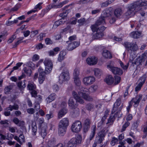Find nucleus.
<instances>
[{
  "label": "nucleus",
  "instance_id": "nucleus-5",
  "mask_svg": "<svg viewBox=\"0 0 147 147\" xmlns=\"http://www.w3.org/2000/svg\"><path fill=\"white\" fill-rule=\"evenodd\" d=\"M65 64L62 63L61 69L62 72L59 77V82L60 83L65 84L70 78L69 71L65 66Z\"/></svg>",
  "mask_w": 147,
  "mask_h": 147
},
{
  "label": "nucleus",
  "instance_id": "nucleus-14",
  "mask_svg": "<svg viewBox=\"0 0 147 147\" xmlns=\"http://www.w3.org/2000/svg\"><path fill=\"white\" fill-rule=\"evenodd\" d=\"M124 46L126 48L133 51H136L138 49V47L135 44L131 45V43L126 42L124 43Z\"/></svg>",
  "mask_w": 147,
  "mask_h": 147
},
{
  "label": "nucleus",
  "instance_id": "nucleus-16",
  "mask_svg": "<svg viewBox=\"0 0 147 147\" xmlns=\"http://www.w3.org/2000/svg\"><path fill=\"white\" fill-rule=\"evenodd\" d=\"M68 45L67 47V49L69 51L72 50L78 47L79 45V43L76 42H67Z\"/></svg>",
  "mask_w": 147,
  "mask_h": 147
},
{
  "label": "nucleus",
  "instance_id": "nucleus-19",
  "mask_svg": "<svg viewBox=\"0 0 147 147\" xmlns=\"http://www.w3.org/2000/svg\"><path fill=\"white\" fill-rule=\"evenodd\" d=\"M104 81L107 84L111 85L114 83V78L112 75H109L106 76Z\"/></svg>",
  "mask_w": 147,
  "mask_h": 147
},
{
  "label": "nucleus",
  "instance_id": "nucleus-10",
  "mask_svg": "<svg viewBox=\"0 0 147 147\" xmlns=\"http://www.w3.org/2000/svg\"><path fill=\"white\" fill-rule=\"evenodd\" d=\"M107 68L114 74L121 75L123 74L122 70L119 68L110 65L107 66Z\"/></svg>",
  "mask_w": 147,
  "mask_h": 147
},
{
  "label": "nucleus",
  "instance_id": "nucleus-34",
  "mask_svg": "<svg viewBox=\"0 0 147 147\" xmlns=\"http://www.w3.org/2000/svg\"><path fill=\"white\" fill-rule=\"evenodd\" d=\"M92 128V129L89 138L90 140H91L94 137L95 134V131L96 129V127L95 125H93Z\"/></svg>",
  "mask_w": 147,
  "mask_h": 147
},
{
  "label": "nucleus",
  "instance_id": "nucleus-51",
  "mask_svg": "<svg viewBox=\"0 0 147 147\" xmlns=\"http://www.w3.org/2000/svg\"><path fill=\"white\" fill-rule=\"evenodd\" d=\"M114 1V0H108V1L102 3L101 6L102 7L107 6L109 4L111 3Z\"/></svg>",
  "mask_w": 147,
  "mask_h": 147
},
{
  "label": "nucleus",
  "instance_id": "nucleus-9",
  "mask_svg": "<svg viewBox=\"0 0 147 147\" xmlns=\"http://www.w3.org/2000/svg\"><path fill=\"white\" fill-rule=\"evenodd\" d=\"M82 128V123L80 121L77 120L75 121L72 124L71 130L74 133H78L81 130Z\"/></svg>",
  "mask_w": 147,
  "mask_h": 147
},
{
  "label": "nucleus",
  "instance_id": "nucleus-6",
  "mask_svg": "<svg viewBox=\"0 0 147 147\" xmlns=\"http://www.w3.org/2000/svg\"><path fill=\"white\" fill-rule=\"evenodd\" d=\"M133 53H131L130 56L129 62H131L132 64H136L137 65L141 64V63L144 62L146 58L147 53L145 52L142 54L140 56H138V57L135 59L136 56V55H134L133 56Z\"/></svg>",
  "mask_w": 147,
  "mask_h": 147
},
{
  "label": "nucleus",
  "instance_id": "nucleus-40",
  "mask_svg": "<svg viewBox=\"0 0 147 147\" xmlns=\"http://www.w3.org/2000/svg\"><path fill=\"white\" fill-rule=\"evenodd\" d=\"M122 13L121 10L119 8L115 9L114 12L115 15L117 18L119 17Z\"/></svg>",
  "mask_w": 147,
  "mask_h": 147
},
{
  "label": "nucleus",
  "instance_id": "nucleus-25",
  "mask_svg": "<svg viewBox=\"0 0 147 147\" xmlns=\"http://www.w3.org/2000/svg\"><path fill=\"white\" fill-rule=\"evenodd\" d=\"M102 55L104 58L107 59H111L112 57L110 52L106 50H103Z\"/></svg>",
  "mask_w": 147,
  "mask_h": 147
},
{
  "label": "nucleus",
  "instance_id": "nucleus-55",
  "mask_svg": "<svg viewBox=\"0 0 147 147\" xmlns=\"http://www.w3.org/2000/svg\"><path fill=\"white\" fill-rule=\"evenodd\" d=\"M117 142L118 140L117 138H113L112 139L111 144L112 146H114L116 143Z\"/></svg>",
  "mask_w": 147,
  "mask_h": 147
},
{
  "label": "nucleus",
  "instance_id": "nucleus-7",
  "mask_svg": "<svg viewBox=\"0 0 147 147\" xmlns=\"http://www.w3.org/2000/svg\"><path fill=\"white\" fill-rule=\"evenodd\" d=\"M45 73L43 69L39 67L38 69V72L35 73L33 75V80L35 81L37 80L38 77L39 83L40 84H42L45 79Z\"/></svg>",
  "mask_w": 147,
  "mask_h": 147
},
{
  "label": "nucleus",
  "instance_id": "nucleus-52",
  "mask_svg": "<svg viewBox=\"0 0 147 147\" xmlns=\"http://www.w3.org/2000/svg\"><path fill=\"white\" fill-rule=\"evenodd\" d=\"M104 138H102L100 136H98L96 138V142L97 143L100 144L104 140Z\"/></svg>",
  "mask_w": 147,
  "mask_h": 147
},
{
  "label": "nucleus",
  "instance_id": "nucleus-62",
  "mask_svg": "<svg viewBox=\"0 0 147 147\" xmlns=\"http://www.w3.org/2000/svg\"><path fill=\"white\" fill-rule=\"evenodd\" d=\"M67 106L66 103L65 101H63L62 102L61 105L60 106L61 108H66Z\"/></svg>",
  "mask_w": 147,
  "mask_h": 147
},
{
  "label": "nucleus",
  "instance_id": "nucleus-64",
  "mask_svg": "<svg viewBox=\"0 0 147 147\" xmlns=\"http://www.w3.org/2000/svg\"><path fill=\"white\" fill-rule=\"evenodd\" d=\"M45 42L47 45L51 44L52 43V41L49 38H47L45 39Z\"/></svg>",
  "mask_w": 147,
  "mask_h": 147
},
{
  "label": "nucleus",
  "instance_id": "nucleus-1",
  "mask_svg": "<svg viewBox=\"0 0 147 147\" xmlns=\"http://www.w3.org/2000/svg\"><path fill=\"white\" fill-rule=\"evenodd\" d=\"M107 17H109L110 22L111 23H113L116 20V19L112 17L110 12L108 10L104 11L102 14L101 17L99 18L95 24L92 25L91 28L93 32H96V34L94 36V38L96 39H100L103 36V31L105 28L104 26H102L100 29L98 27V25H102L105 23V19Z\"/></svg>",
  "mask_w": 147,
  "mask_h": 147
},
{
  "label": "nucleus",
  "instance_id": "nucleus-36",
  "mask_svg": "<svg viewBox=\"0 0 147 147\" xmlns=\"http://www.w3.org/2000/svg\"><path fill=\"white\" fill-rule=\"evenodd\" d=\"M32 135L35 136L36 135L37 130V127L36 126V122L35 121L32 122Z\"/></svg>",
  "mask_w": 147,
  "mask_h": 147
},
{
  "label": "nucleus",
  "instance_id": "nucleus-15",
  "mask_svg": "<svg viewBox=\"0 0 147 147\" xmlns=\"http://www.w3.org/2000/svg\"><path fill=\"white\" fill-rule=\"evenodd\" d=\"M142 97V95L139 94L132 99L130 102H131L132 103H134V107H136L138 106Z\"/></svg>",
  "mask_w": 147,
  "mask_h": 147
},
{
  "label": "nucleus",
  "instance_id": "nucleus-32",
  "mask_svg": "<svg viewBox=\"0 0 147 147\" xmlns=\"http://www.w3.org/2000/svg\"><path fill=\"white\" fill-rule=\"evenodd\" d=\"M93 71L94 72V75L96 77L99 78L102 75V71L98 69H94Z\"/></svg>",
  "mask_w": 147,
  "mask_h": 147
},
{
  "label": "nucleus",
  "instance_id": "nucleus-53",
  "mask_svg": "<svg viewBox=\"0 0 147 147\" xmlns=\"http://www.w3.org/2000/svg\"><path fill=\"white\" fill-rule=\"evenodd\" d=\"M130 124L129 123L128 121H127L124 124L122 127V128L121 129V131L123 132L125 131L126 128L129 126Z\"/></svg>",
  "mask_w": 147,
  "mask_h": 147
},
{
  "label": "nucleus",
  "instance_id": "nucleus-11",
  "mask_svg": "<svg viewBox=\"0 0 147 147\" xmlns=\"http://www.w3.org/2000/svg\"><path fill=\"white\" fill-rule=\"evenodd\" d=\"M67 1H64L60 3L57 5H55L54 4H52L49 5L47 7L46 10H43L42 11V12H47L50 10L51 8H60L62 7L63 5L67 3Z\"/></svg>",
  "mask_w": 147,
  "mask_h": 147
},
{
  "label": "nucleus",
  "instance_id": "nucleus-41",
  "mask_svg": "<svg viewBox=\"0 0 147 147\" xmlns=\"http://www.w3.org/2000/svg\"><path fill=\"white\" fill-rule=\"evenodd\" d=\"M69 106L71 108H75V105H74V102L72 97H71L69 99L68 101Z\"/></svg>",
  "mask_w": 147,
  "mask_h": 147
},
{
  "label": "nucleus",
  "instance_id": "nucleus-61",
  "mask_svg": "<svg viewBox=\"0 0 147 147\" xmlns=\"http://www.w3.org/2000/svg\"><path fill=\"white\" fill-rule=\"evenodd\" d=\"M76 39V36L75 35H74L71 36H70L69 38V41L68 42H73V40H75Z\"/></svg>",
  "mask_w": 147,
  "mask_h": 147
},
{
  "label": "nucleus",
  "instance_id": "nucleus-17",
  "mask_svg": "<svg viewBox=\"0 0 147 147\" xmlns=\"http://www.w3.org/2000/svg\"><path fill=\"white\" fill-rule=\"evenodd\" d=\"M145 80V79L144 77L143 76L140 78L138 80V84L135 88L136 91H139L140 90L141 87L144 83Z\"/></svg>",
  "mask_w": 147,
  "mask_h": 147
},
{
  "label": "nucleus",
  "instance_id": "nucleus-57",
  "mask_svg": "<svg viewBox=\"0 0 147 147\" xmlns=\"http://www.w3.org/2000/svg\"><path fill=\"white\" fill-rule=\"evenodd\" d=\"M38 32L37 30L32 31L31 32L30 36L32 37H34L36 35L38 34Z\"/></svg>",
  "mask_w": 147,
  "mask_h": 147
},
{
  "label": "nucleus",
  "instance_id": "nucleus-50",
  "mask_svg": "<svg viewBox=\"0 0 147 147\" xmlns=\"http://www.w3.org/2000/svg\"><path fill=\"white\" fill-rule=\"evenodd\" d=\"M105 134L106 132L105 130L104 129H102L99 132L98 136L104 138L105 136Z\"/></svg>",
  "mask_w": 147,
  "mask_h": 147
},
{
  "label": "nucleus",
  "instance_id": "nucleus-44",
  "mask_svg": "<svg viewBox=\"0 0 147 147\" xmlns=\"http://www.w3.org/2000/svg\"><path fill=\"white\" fill-rule=\"evenodd\" d=\"M18 86L20 89L24 88L26 87V84L25 81L19 82L18 84Z\"/></svg>",
  "mask_w": 147,
  "mask_h": 147
},
{
  "label": "nucleus",
  "instance_id": "nucleus-29",
  "mask_svg": "<svg viewBox=\"0 0 147 147\" xmlns=\"http://www.w3.org/2000/svg\"><path fill=\"white\" fill-rule=\"evenodd\" d=\"M41 134L43 138H44L47 135L46 130L47 129V124H45V126L42 127H40Z\"/></svg>",
  "mask_w": 147,
  "mask_h": 147
},
{
  "label": "nucleus",
  "instance_id": "nucleus-24",
  "mask_svg": "<svg viewBox=\"0 0 147 147\" xmlns=\"http://www.w3.org/2000/svg\"><path fill=\"white\" fill-rule=\"evenodd\" d=\"M59 51V48L57 47L54 49L53 50L49 51L48 53L49 56L53 57L56 55Z\"/></svg>",
  "mask_w": 147,
  "mask_h": 147
},
{
  "label": "nucleus",
  "instance_id": "nucleus-58",
  "mask_svg": "<svg viewBox=\"0 0 147 147\" xmlns=\"http://www.w3.org/2000/svg\"><path fill=\"white\" fill-rule=\"evenodd\" d=\"M38 122H39V125L40 127H42L45 126V124H47L46 123L44 122L43 120H38Z\"/></svg>",
  "mask_w": 147,
  "mask_h": 147
},
{
  "label": "nucleus",
  "instance_id": "nucleus-2",
  "mask_svg": "<svg viewBox=\"0 0 147 147\" xmlns=\"http://www.w3.org/2000/svg\"><path fill=\"white\" fill-rule=\"evenodd\" d=\"M97 88V86L96 85L91 86L89 90L86 88H82L80 91L78 92V95L74 91L72 92V95L77 102L82 104L84 103V101L80 97L83 98L86 100H91L92 98L89 96V94L90 93L95 92Z\"/></svg>",
  "mask_w": 147,
  "mask_h": 147
},
{
  "label": "nucleus",
  "instance_id": "nucleus-12",
  "mask_svg": "<svg viewBox=\"0 0 147 147\" xmlns=\"http://www.w3.org/2000/svg\"><path fill=\"white\" fill-rule=\"evenodd\" d=\"M97 58L94 56L89 57L86 59V60L87 63L90 65H96L97 63Z\"/></svg>",
  "mask_w": 147,
  "mask_h": 147
},
{
  "label": "nucleus",
  "instance_id": "nucleus-38",
  "mask_svg": "<svg viewBox=\"0 0 147 147\" xmlns=\"http://www.w3.org/2000/svg\"><path fill=\"white\" fill-rule=\"evenodd\" d=\"M23 71L27 75L30 76L32 73V71L31 70L29 69L28 67L27 66H24V68Z\"/></svg>",
  "mask_w": 147,
  "mask_h": 147
},
{
  "label": "nucleus",
  "instance_id": "nucleus-8",
  "mask_svg": "<svg viewBox=\"0 0 147 147\" xmlns=\"http://www.w3.org/2000/svg\"><path fill=\"white\" fill-rule=\"evenodd\" d=\"M45 70L44 72L46 74H49L51 72L53 67V63L51 60L45 59L44 62Z\"/></svg>",
  "mask_w": 147,
  "mask_h": 147
},
{
  "label": "nucleus",
  "instance_id": "nucleus-47",
  "mask_svg": "<svg viewBox=\"0 0 147 147\" xmlns=\"http://www.w3.org/2000/svg\"><path fill=\"white\" fill-rule=\"evenodd\" d=\"M23 63L21 62H19L16 64V66H14L13 68V70L11 71V72H12L13 71L15 70H17L19 69V68L22 65Z\"/></svg>",
  "mask_w": 147,
  "mask_h": 147
},
{
  "label": "nucleus",
  "instance_id": "nucleus-63",
  "mask_svg": "<svg viewBox=\"0 0 147 147\" xmlns=\"http://www.w3.org/2000/svg\"><path fill=\"white\" fill-rule=\"evenodd\" d=\"M11 90V88L9 86H8L5 88L4 89L5 93V94H8L10 91Z\"/></svg>",
  "mask_w": 147,
  "mask_h": 147
},
{
  "label": "nucleus",
  "instance_id": "nucleus-21",
  "mask_svg": "<svg viewBox=\"0 0 147 147\" xmlns=\"http://www.w3.org/2000/svg\"><path fill=\"white\" fill-rule=\"evenodd\" d=\"M18 108V106L16 105H15L13 106H10L7 109V110L5 111L4 112V115L6 116H9L10 114V111H12L13 109L17 110Z\"/></svg>",
  "mask_w": 147,
  "mask_h": 147
},
{
  "label": "nucleus",
  "instance_id": "nucleus-35",
  "mask_svg": "<svg viewBox=\"0 0 147 147\" xmlns=\"http://www.w3.org/2000/svg\"><path fill=\"white\" fill-rule=\"evenodd\" d=\"M66 55L65 52L63 51H61L59 55L58 60L61 62L65 58V56Z\"/></svg>",
  "mask_w": 147,
  "mask_h": 147
},
{
  "label": "nucleus",
  "instance_id": "nucleus-23",
  "mask_svg": "<svg viewBox=\"0 0 147 147\" xmlns=\"http://www.w3.org/2000/svg\"><path fill=\"white\" fill-rule=\"evenodd\" d=\"M14 139L21 144H22L25 142L24 137L22 134H20L19 138L17 136H15Z\"/></svg>",
  "mask_w": 147,
  "mask_h": 147
},
{
  "label": "nucleus",
  "instance_id": "nucleus-54",
  "mask_svg": "<svg viewBox=\"0 0 147 147\" xmlns=\"http://www.w3.org/2000/svg\"><path fill=\"white\" fill-rule=\"evenodd\" d=\"M42 3H39L37 5H36L34 7V10H36V11L38 10H40L42 8V7L41 5L42 4Z\"/></svg>",
  "mask_w": 147,
  "mask_h": 147
},
{
  "label": "nucleus",
  "instance_id": "nucleus-48",
  "mask_svg": "<svg viewBox=\"0 0 147 147\" xmlns=\"http://www.w3.org/2000/svg\"><path fill=\"white\" fill-rule=\"evenodd\" d=\"M55 144V142L54 140H50L48 142L47 146L49 147H54L53 146Z\"/></svg>",
  "mask_w": 147,
  "mask_h": 147
},
{
  "label": "nucleus",
  "instance_id": "nucleus-43",
  "mask_svg": "<svg viewBox=\"0 0 147 147\" xmlns=\"http://www.w3.org/2000/svg\"><path fill=\"white\" fill-rule=\"evenodd\" d=\"M80 69L79 68H76L73 73L74 77H78L80 74Z\"/></svg>",
  "mask_w": 147,
  "mask_h": 147
},
{
  "label": "nucleus",
  "instance_id": "nucleus-22",
  "mask_svg": "<svg viewBox=\"0 0 147 147\" xmlns=\"http://www.w3.org/2000/svg\"><path fill=\"white\" fill-rule=\"evenodd\" d=\"M67 111L66 108H61L59 111L58 114V117L59 119H60L64 116L67 113Z\"/></svg>",
  "mask_w": 147,
  "mask_h": 147
},
{
  "label": "nucleus",
  "instance_id": "nucleus-31",
  "mask_svg": "<svg viewBox=\"0 0 147 147\" xmlns=\"http://www.w3.org/2000/svg\"><path fill=\"white\" fill-rule=\"evenodd\" d=\"M67 128L64 127H59L58 133L59 135L61 136H64L66 132Z\"/></svg>",
  "mask_w": 147,
  "mask_h": 147
},
{
  "label": "nucleus",
  "instance_id": "nucleus-33",
  "mask_svg": "<svg viewBox=\"0 0 147 147\" xmlns=\"http://www.w3.org/2000/svg\"><path fill=\"white\" fill-rule=\"evenodd\" d=\"M141 33L138 32H133L130 34V36L134 38H139L141 36Z\"/></svg>",
  "mask_w": 147,
  "mask_h": 147
},
{
  "label": "nucleus",
  "instance_id": "nucleus-18",
  "mask_svg": "<svg viewBox=\"0 0 147 147\" xmlns=\"http://www.w3.org/2000/svg\"><path fill=\"white\" fill-rule=\"evenodd\" d=\"M90 120H85L83 124V131L84 133L87 132L90 127Z\"/></svg>",
  "mask_w": 147,
  "mask_h": 147
},
{
  "label": "nucleus",
  "instance_id": "nucleus-56",
  "mask_svg": "<svg viewBox=\"0 0 147 147\" xmlns=\"http://www.w3.org/2000/svg\"><path fill=\"white\" fill-rule=\"evenodd\" d=\"M39 57L38 55L35 54L32 57V60L33 61H36L39 59Z\"/></svg>",
  "mask_w": 147,
  "mask_h": 147
},
{
  "label": "nucleus",
  "instance_id": "nucleus-3",
  "mask_svg": "<svg viewBox=\"0 0 147 147\" xmlns=\"http://www.w3.org/2000/svg\"><path fill=\"white\" fill-rule=\"evenodd\" d=\"M139 2H136L134 4H130L128 7V10L125 13V15L127 18H130L133 16L135 13L136 12L138 11L140 9V7H142V9H145L147 7V3L145 2L140 3Z\"/></svg>",
  "mask_w": 147,
  "mask_h": 147
},
{
  "label": "nucleus",
  "instance_id": "nucleus-46",
  "mask_svg": "<svg viewBox=\"0 0 147 147\" xmlns=\"http://www.w3.org/2000/svg\"><path fill=\"white\" fill-rule=\"evenodd\" d=\"M74 82L76 85H79L81 83V82L79 77H74Z\"/></svg>",
  "mask_w": 147,
  "mask_h": 147
},
{
  "label": "nucleus",
  "instance_id": "nucleus-26",
  "mask_svg": "<svg viewBox=\"0 0 147 147\" xmlns=\"http://www.w3.org/2000/svg\"><path fill=\"white\" fill-rule=\"evenodd\" d=\"M69 125L68 120H61L59 123V127H61L67 128Z\"/></svg>",
  "mask_w": 147,
  "mask_h": 147
},
{
  "label": "nucleus",
  "instance_id": "nucleus-42",
  "mask_svg": "<svg viewBox=\"0 0 147 147\" xmlns=\"http://www.w3.org/2000/svg\"><path fill=\"white\" fill-rule=\"evenodd\" d=\"M28 89L30 90H32L36 88L35 85L33 83H29L28 86Z\"/></svg>",
  "mask_w": 147,
  "mask_h": 147
},
{
  "label": "nucleus",
  "instance_id": "nucleus-45",
  "mask_svg": "<svg viewBox=\"0 0 147 147\" xmlns=\"http://www.w3.org/2000/svg\"><path fill=\"white\" fill-rule=\"evenodd\" d=\"M121 80V77L117 76H115L114 77V84L116 85L119 83Z\"/></svg>",
  "mask_w": 147,
  "mask_h": 147
},
{
  "label": "nucleus",
  "instance_id": "nucleus-28",
  "mask_svg": "<svg viewBox=\"0 0 147 147\" xmlns=\"http://www.w3.org/2000/svg\"><path fill=\"white\" fill-rule=\"evenodd\" d=\"M73 140L75 141V142L78 144H80L82 142V136L79 134H78L76 137V138H72Z\"/></svg>",
  "mask_w": 147,
  "mask_h": 147
},
{
  "label": "nucleus",
  "instance_id": "nucleus-60",
  "mask_svg": "<svg viewBox=\"0 0 147 147\" xmlns=\"http://www.w3.org/2000/svg\"><path fill=\"white\" fill-rule=\"evenodd\" d=\"M139 123L140 122L138 120L136 121L132 125L133 127L135 128H136L138 126V125Z\"/></svg>",
  "mask_w": 147,
  "mask_h": 147
},
{
  "label": "nucleus",
  "instance_id": "nucleus-59",
  "mask_svg": "<svg viewBox=\"0 0 147 147\" xmlns=\"http://www.w3.org/2000/svg\"><path fill=\"white\" fill-rule=\"evenodd\" d=\"M8 121L7 120H2L0 122V123L1 124H5L6 126H8L9 123H8Z\"/></svg>",
  "mask_w": 147,
  "mask_h": 147
},
{
  "label": "nucleus",
  "instance_id": "nucleus-37",
  "mask_svg": "<svg viewBox=\"0 0 147 147\" xmlns=\"http://www.w3.org/2000/svg\"><path fill=\"white\" fill-rule=\"evenodd\" d=\"M13 123L17 125L22 127L24 126V122L23 121H20V120H13Z\"/></svg>",
  "mask_w": 147,
  "mask_h": 147
},
{
  "label": "nucleus",
  "instance_id": "nucleus-30",
  "mask_svg": "<svg viewBox=\"0 0 147 147\" xmlns=\"http://www.w3.org/2000/svg\"><path fill=\"white\" fill-rule=\"evenodd\" d=\"M77 144L75 141L73 140L71 138L67 143L66 146L67 147H76Z\"/></svg>",
  "mask_w": 147,
  "mask_h": 147
},
{
  "label": "nucleus",
  "instance_id": "nucleus-27",
  "mask_svg": "<svg viewBox=\"0 0 147 147\" xmlns=\"http://www.w3.org/2000/svg\"><path fill=\"white\" fill-rule=\"evenodd\" d=\"M56 98V96L54 93H52L49 95L46 99L47 103H50L54 100Z\"/></svg>",
  "mask_w": 147,
  "mask_h": 147
},
{
  "label": "nucleus",
  "instance_id": "nucleus-4",
  "mask_svg": "<svg viewBox=\"0 0 147 147\" xmlns=\"http://www.w3.org/2000/svg\"><path fill=\"white\" fill-rule=\"evenodd\" d=\"M121 99L118 98L114 103L113 109L112 111V113L110 117V119H113L119 118L122 115L121 110L123 107V105H122L119 108L118 107L121 104Z\"/></svg>",
  "mask_w": 147,
  "mask_h": 147
},
{
  "label": "nucleus",
  "instance_id": "nucleus-13",
  "mask_svg": "<svg viewBox=\"0 0 147 147\" xmlns=\"http://www.w3.org/2000/svg\"><path fill=\"white\" fill-rule=\"evenodd\" d=\"M95 81L94 78L92 76H88L84 78L83 82L86 85H90L92 84Z\"/></svg>",
  "mask_w": 147,
  "mask_h": 147
},
{
  "label": "nucleus",
  "instance_id": "nucleus-49",
  "mask_svg": "<svg viewBox=\"0 0 147 147\" xmlns=\"http://www.w3.org/2000/svg\"><path fill=\"white\" fill-rule=\"evenodd\" d=\"M24 66H26L27 67H30L33 69H34L35 67V65L32 62H30L27 63L24 65Z\"/></svg>",
  "mask_w": 147,
  "mask_h": 147
},
{
  "label": "nucleus",
  "instance_id": "nucleus-39",
  "mask_svg": "<svg viewBox=\"0 0 147 147\" xmlns=\"http://www.w3.org/2000/svg\"><path fill=\"white\" fill-rule=\"evenodd\" d=\"M119 62L121 67L123 69L126 70L127 69L129 66V63H128L125 64L121 61H119Z\"/></svg>",
  "mask_w": 147,
  "mask_h": 147
},
{
  "label": "nucleus",
  "instance_id": "nucleus-20",
  "mask_svg": "<svg viewBox=\"0 0 147 147\" xmlns=\"http://www.w3.org/2000/svg\"><path fill=\"white\" fill-rule=\"evenodd\" d=\"M67 19L66 18H62L60 20L56 21L54 23L53 28L55 29L57 28L60 25L63 24L66 21Z\"/></svg>",
  "mask_w": 147,
  "mask_h": 147
}]
</instances>
